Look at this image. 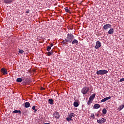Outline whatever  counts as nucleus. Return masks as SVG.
<instances>
[{"mask_svg":"<svg viewBox=\"0 0 124 124\" xmlns=\"http://www.w3.org/2000/svg\"><path fill=\"white\" fill-rule=\"evenodd\" d=\"M74 39V35L71 33H68L67 35V37L65 39L66 42H68V43H71L72 41H73Z\"/></svg>","mask_w":124,"mask_h":124,"instance_id":"nucleus-1","label":"nucleus"},{"mask_svg":"<svg viewBox=\"0 0 124 124\" xmlns=\"http://www.w3.org/2000/svg\"><path fill=\"white\" fill-rule=\"evenodd\" d=\"M75 117V114L73 112H70V114H69L67 115V117L66 118V120L69 122L70 121H73V119H72V118H74Z\"/></svg>","mask_w":124,"mask_h":124,"instance_id":"nucleus-2","label":"nucleus"},{"mask_svg":"<svg viewBox=\"0 0 124 124\" xmlns=\"http://www.w3.org/2000/svg\"><path fill=\"white\" fill-rule=\"evenodd\" d=\"M95 97V93H94L92 94L91 96H90V97H89V100L87 102L88 105H91V104H92Z\"/></svg>","mask_w":124,"mask_h":124,"instance_id":"nucleus-3","label":"nucleus"},{"mask_svg":"<svg viewBox=\"0 0 124 124\" xmlns=\"http://www.w3.org/2000/svg\"><path fill=\"white\" fill-rule=\"evenodd\" d=\"M108 73V71L106 70H100L97 71L96 74L97 75H105V74H107Z\"/></svg>","mask_w":124,"mask_h":124,"instance_id":"nucleus-4","label":"nucleus"},{"mask_svg":"<svg viewBox=\"0 0 124 124\" xmlns=\"http://www.w3.org/2000/svg\"><path fill=\"white\" fill-rule=\"evenodd\" d=\"M90 91V88L89 87H84L81 90V93L83 94H86Z\"/></svg>","mask_w":124,"mask_h":124,"instance_id":"nucleus-5","label":"nucleus"},{"mask_svg":"<svg viewBox=\"0 0 124 124\" xmlns=\"http://www.w3.org/2000/svg\"><path fill=\"white\" fill-rule=\"evenodd\" d=\"M53 116L54 118L57 119V120H59V119H60V117H61L60 113L58 111H55L53 113Z\"/></svg>","mask_w":124,"mask_h":124,"instance_id":"nucleus-6","label":"nucleus"},{"mask_svg":"<svg viewBox=\"0 0 124 124\" xmlns=\"http://www.w3.org/2000/svg\"><path fill=\"white\" fill-rule=\"evenodd\" d=\"M101 47V43L99 42V41H98L96 42V45L94 46L95 49H99Z\"/></svg>","mask_w":124,"mask_h":124,"instance_id":"nucleus-7","label":"nucleus"},{"mask_svg":"<svg viewBox=\"0 0 124 124\" xmlns=\"http://www.w3.org/2000/svg\"><path fill=\"white\" fill-rule=\"evenodd\" d=\"M97 122L98 124H104V123H106V120L104 118H102L101 119L97 120Z\"/></svg>","mask_w":124,"mask_h":124,"instance_id":"nucleus-8","label":"nucleus"},{"mask_svg":"<svg viewBox=\"0 0 124 124\" xmlns=\"http://www.w3.org/2000/svg\"><path fill=\"white\" fill-rule=\"evenodd\" d=\"M112 28V25L111 24H106L103 26L104 30H108V29H111Z\"/></svg>","mask_w":124,"mask_h":124,"instance_id":"nucleus-9","label":"nucleus"},{"mask_svg":"<svg viewBox=\"0 0 124 124\" xmlns=\"http://www.w3.org/2000/svg\"><path fill=\"white\" fill-rule=\"evenodd\" d=\"M1 72H2L4 75H6L8 73L7 70H6V69H5L4 68H2L1 69Z\"/></svg>","mask_w":124,"mask_h":124,"instance_id":"nucleus-10","label":"nucleus"},{"mask_svg":"<svg viewBox=\"0 0 124 124\" xmlns=\"http://www.w3.org/2000/svg\"><path fill=\"white\" fill-rule=\"evenodd\" d=\"M109 99H111V96H108V97H107L106 98H104V99L101 100V102H105Z\"/></svg>","mask_w":124,"mask_h":124,"instance_id":"nucleus-11","label":"nucleus"},{"mask_svg":"<svg viewBox=\"0 0 124 124\" xmlns=\"http://www.w3.org/2000/svg\"><path fill=\"white\" fill-rule=\"evenodd\" d=\"M13 2V0H4V3L6 4H10V3H12Z\"/></svg>","mask_w":124,"mask_h":124,"instance_id":"nucleus-12","label":"nucleus"},{"mask_svg":"<svg viewBox=\"0 0 124 124\" xmlns=\"http://www.w3.org/2000/svg\"><path fill=\"white\" fill-rule=\"evenodd\" d=\"M99 108H100V105L98 104H94L93 107V109H98Z\"/></svg>","mask_w":124,"mask_h":124,"instance_id":"nucleus-13","label":"nucleus"},{"mask_svg":"<svg viewBox=\"0 0 124 124\" xmlns=\"http://www.w3.org/2000/svg\"><path fill=\"white\" fill-rule=\"evenodd\" d=\"M108 34H113L114 33V29H110L108 32Z\"/></svg>","mask_w":124,"mask_h":124,"instance_id":"nucleus-14","label":"nucleus"},{"mask_svg":"<svg viewBox=\"0 0 124 124\" xmlns=\"http://www.w3.org/2000/svg\"><path fill=\"white\" fill-rule=\"evenodd\" d=\"M72 44H76V45H78V44H79V42H78V40L74 39L73 41H72Z\"/></svg>","mask_w":124,"mask_h":124,"instance_id":"nucleus-15","label":"nucleus"},{"mask_svg":"<svg viewBox=\"0 0 124 124\" xmlns=\"http://www.w3.org/2000/svg\"><path fill=\"white\" fill-rule=\"evenodd\" d=\"M30 106H31V104H30V103L29 102H26L25 103V107L26 108H29V107H30Z\"/></svg>","mask_w":124,"mask_h":124,"instance_id":"nucleus-16","label":"nucleus"},{"mask_svg":"<svg viewBox=\"0 0 124 124\" xmlns=\"http://www.w3.org/2000/svg\"><path fill=\"white\" fill-rule=\"evenodd\" d=\"M48 103L50 104V105H53V104H54V100L52 99H49Z\"/></svg>","mask_w":124,"mask_h":124,"instance_id":"nucleus-17","label":"nucleus"},{"mask_svg":"<svg viewBox=\"0 0 124 124\" xmlns=\"http://www.w3.org/2000/svg\"><path fill=\"white\" fill-rule=\"evenodd\" d=\"M102 113L104 115H106L107 113V110L106 109V108H104L102 110Z\"/></svg>","mask_w":124,"mask_h":124,"instance_id":"nucleus-18","label":"nucleus"},{"mask_svg":"<svg viewBox=\"0 0 124 124\" xmlns=\"http://www.w3.org/2000/svg\"><path fill=\"white\" fill-rule=\"evenodd\" d=\"M22 81H23V79L21 78H17L16 79V82H18V83H21V82H22Z\"/></svg>","mask_w":124,"mask_h":124,"instance_id":"nucleus-19","label":"nucleus"},{"mask_svg":"<svg viewBox=\"0 0 124 124\" xmlns=\"http://www.w3.org/2000/svg\"><path fill=\"white\" fill-rule=\"evenodd\" d=\"M64 9L67 13H70V10L68 9V7H66L64 8Z\"/></svg>","mask_w":124,"mask_h":124,"instance_id":"nucleus-20","label":"nucleus"},{"mask_svg":"<svg viewBox=\"0 0 124 124\" xmlns=\"http://www.w3.org/2000/svg\"><path fill=\"white\" fill-rule=\"evenodd\" d=\"M74 106L75 107H78L79 106V104L77 102H74Z\"/></svg>","mask_w":124,"mask_h":124,"instance_id":"nucleus-21","label":"nucleus"},{"mask_svg":"<svg viewBox=\"0 0 124 124\" xmlns=\"http://www.w3.org/2000/svg\"><path fill=\"white\" fill-rule=\"evenodd\" d=\"M13 113L21 114V110H15V111H13Z\"/></svg>","mask_w":124,"mask_h":124,"instance_id":"nucleus-22","label":"nucleus"},{"mask_svg":"<svg viewBox=\"0 0 124 124\" xmlns=\"http://www.w3.org/2000/svg\"><path fill=\"white\" fill-rule=\"evenodd\" d=\"M124 108V104L119 107V111H121V110H123Z\"/></svg>","mask_w":124,"mask_h":124,"instance_id":"nucleus-23","label":"nucleus"},{"mask_svg":"<svg viewBox=\"0 0 124 124\" xmlns=\"http://www.w3.org/2000/svg\"><path fill=\"white\" fill-rule=\"evenodd\" d=\"M91 117L92 118V120H94V114H92L91 115Z\"/></svg>","mask_w":124,"mask_h":124,"instance_id":"nucleus-24","label":"nucleus"},{"mask_svg":"<svg viewBox=\"0 0 124 124\" xmlns=\"http://www.w3.org/2000/svg\"><path fill=\"white\" fill-rule=\"evenodd\" d=\"M18 52L19 53V54H23L24 53V50L19 49Z\"/></svg>","mask_w":124,"mask_h":124,"instance_id":"nucleus-25","label":"nucleus"},{"mask_svg":"<svg viewBox=\"0 0 124 124\" xmlns=\"http://www.w3.org/2000/svg\"><path fill=\"white\" fill-rule=\"evenodd\" d=\"M46 50L48 51H50L51 50V46H47Z\"/></svg>","mask_w":124,"mask_h":124,"instance_id":"nucleus-26","label":"nucleus"},{"mask_svg":"<svg viewBox=\"0 0 124 124\" xmlns=\"http://www.w3.org/2000/svg\"><path fill=\"white\" fill-rule=\"evenodd\" d=\"M51 55H52V52H48L47 53V56H48L49 57H50V56H51Z\"/></svg>","mask_w":124,"mask_h":124,"instance_id":"nucleus-27","label":"nucleus"},{"mask_svg":"<svg viewBox=\"0 0 124 124\" xmlns=\"http://www.w3.org/2000/svg\"><path fill=\"white\" fill-rule=\"evenodd\" d=\"M120 82H124V78H121L120 79Z\"/></svg>","mask_w":124,"mask_h":124,"instance_id":"nucleus-28","label":"nucleus"},{"mask_svg":"<svg viewBox=\"0 0 124 124\" xmlns=\"http://www.w3.org/2000/svg\"><path fill=\"white\" fill-rule=\"evenodd\" d=\"M36 107L35 106H33L32 108V110H35Z\"/></svg>","mask_w":124,"mask_h":124,"instance_id":"nucleus-29","label":"nucleus"},{"mask_svg":"<svg viewBox=\"0 0 124 124\" xmlns=\"http://www.w3.org/2000/svg\"><path fill=\"white\" fill-rule=\"evenodd\" d=\"M34 113H36V112H37V109H34Z\"/></svg>","mask_w":124,"mask_h":124,"instance_id":"nucleus-30","label":"nucleus"},{"mask_svg":"<svg viewBox=\"0 0 124 124\" xmlns=\"http://www.w3.org/2000/svg\"><path fill=\"white\" fill-rule=\"evenodd\" d=\"M26 13H30V10L26 11Z\"/></svg>","mask_w":124,"mask_h":124,"instance_id":"nucleus-31","label":"nucleus"},{"mask_svg":"<svg viewBox=\"0 0 124 124\" xmlns=\"http://www.w3.org/2000/svg\"><path fill=\"white\" fill-rule=\"evenodd\" d=\"M52 46H53V44H51L50 47H52Z\"/></svg>","mask_w":124,"mask_h":124,"instance_id":"nucleus-32","label":"nucleus"},{"mask_svg":"<svg viewBox=\"0 0 124 124\" xmlns=\"http://www.w3.org/2000/svg\"><path fill=\"white\" fill-rule=\"evenodd\" d=\"M97 117H98V114L97 115Z\"/></svg>","mask_w":124,"mask_h":124,"instance_id":"nucleus-33","label":"nucleus"}]
</instances>
